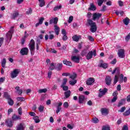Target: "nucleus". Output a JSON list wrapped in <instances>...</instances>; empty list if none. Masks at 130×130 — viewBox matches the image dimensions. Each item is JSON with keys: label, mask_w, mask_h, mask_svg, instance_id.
Returning a JSON list of instances; mask_svg holds the SVG:
<instances>
[{"label": "nucleus", "mask_w": 130, "mask_h": 130, "mask_svg": "<svg viewBox=\"0 0 130 130\" xmlns=\"http://www.w3.org/2000/svg\"><path fill=\"white\" fill-rule=\"evenodd\" d=\"M58 22V18L55 17L54 19H51L49 21V24L50 25H51V24H54V31L56 34V35H59V32L60 31V28L58 27L56 24H57V22Z\"/></svg>", "instance_id": "nucleus-1"}, {"label": "nucleus", "mask_w": 130, "mask_h": 130, "mask_svg": "<svg viewBox=\"0 0 130 130\" xmlns=\"http://www.w3.org/2000/svg\"><path fill=\"white\" fill-rule=\"evenodd\" d=\"M88 24L89 25L90 27V31L92 33H95L97 31V25H96V22H93V20L91 19H88L87 20Z\"/></svg>", "instance_id": "nucleus-2"}, {"label": "nucleus", "mask_w": 130, "mask_h": 130, "mask_svg": "<svg viewBox=\"0 0 130 130\" xmlns=\"http://www.w3.org/2000/svg\"><path fill=\"white\" fill-rule=\"evenodd\" d=\"M93 56H96L97 55V52L95 49L93 50V51H89L86 55V59L89 60L90 59H92Z\"/></svg>", "instance_id": "nucleus-3"}, {"label": "nucleus", "mask_w": 130, "mask_h": 130, "mask_svg": "<svg viewBox=\"0 0 130 130\" xmlns=\"http://www.w3.org/2000/svg\"><path fill=\"white\" fill-rule=\"evenodd\" d=\"M15 27L12 26L10 28V30L6 34V37L7 40H11L12 37H13V33H14V29Z\"/></svg>", "instance_id": "nucleus-4"}, {"label": "nucleus", "mask_w": 130, "mask_h": 130, "mask_svg": "<svg viewBox=\"0 0 130 130\" xmlns=\"http://www.w3.org/2000/svg\"><path fill=\"white\" fill-rule=\"evenodd\" d=\"M20 72L21 71L20 69H14L13 72L11 73L12 79H14L18 77V75H19Z\"/></svg>", "instance_id": "nucleus-5"}, {"label": "nucleus", "mask_w": 130, "mask_h": 130, "mask_svg": "<svg viewBox=\"0 0 130 130\" xmlns=\"http://www.w3.org/2000/svg\"><path fill=\"white\" fill-rule=\"evenodd\" d=\"M117 54L119 57L123 58L125 56V55H124V50L123 49H120L118 50Z\"/></svg>", "instance_id": "nucleus-6"}, {"label": "nucleus", "mask_w": 130, "mask_h": 130, "mask_svg": "<svg viewBox=\"0 0 130 130\" xmlns=\"http://www.w3.org/2000/svg\"><path fill=\"white\" fill-rule=\"evenodd\" d=\"M99 91L100 93L99 94V97L101 98L102 97V96H103L105 94L107 93L108 89L107 88H104L103 90L102 89H100Z\"/></svg>", "instance_id": "nucleus-7"}, {"label": "nucleus", "mask_w": 130, "mask_h": 130, "mask_svg": "<svg viewBox=\"0 0 130 130\" xmlns=\"http://www.w3.org/2000/svg\"><path fill=\"white\" fill-rule=\"evenodd\" d=\"M102 16V14L101 13H93L92 15L93 21H95V20L99 19Z\"/></svg>", "instance_id": "nucleus-8"}, {"label": "nucleus", "mask_w": 130, "mask_h": 130, "mask_svg": "<svg viewBox=\"0 0 130 130\" xmlns=\"http://www.w3.org/2000/svg\"><path fill=\"white\" fill-rule=\"evenodd\" d=\"M29 51V49H27V48L25 47L23 48L20 51V54L21 55H27L28 54V52Z\"/></svg>", "instance_id": "nucleus-9"}, {"label": "nucleus", "mask_w": 130, "mask_h": 130, "mask_svg": "<svg viewBox=\"0 0 130 130\" xmlns=\"http://www.w3.org/2000/svg\"><path fill=\"white\" fill-rule=\"evenodd\" d=\"M94 82H95V79L93 78L90 77L87 80L86 84L87 86H91V85H93Z\"/></svg>", "instance_id": "nucleus-10"}, {"label": "nucleus", "mask_w": 130, "mask_h": 130, "mask_svg": "<svg viewBox=\"0 0 130 130\" xmlns=\"http://www.w3.org/2000/svg\"><path fill=\"white\" fill-rule=\"evenodd\" d=\"M100 62L101 63L98 65V67L100 68H102L103 69H105L108 68V64L107 63H102L103 62V60H101Z\"/></svg>", "instance_id": "nucleus-11"}, {"label": "nucleus", "mask_w": 130, "mask_h": 130, "mask_svg": "<svg viewBox=\"0 0 130 130\" xmlns=\"http://www.w3.org/2000/svg\"><path fill=\"white\" fill-rule=\"evenodd\" d=\"M25 127H26L25 124L24 123H20L16 127V130H24Z\"/></svg>", "instance_id": "nucleus-12"}, {"label": "nucleus", "mask_w": 130, "mask_h": 130, "mask_svg": "<svg viewBox=\"0 0 130 130\" xmlns=\"http://www.w3.org/2000/svg\"><path fill=\"white\" fill-rule=\"evenodd\" d=\"M111 81H112V79L110 76H107L105 78V82L107 86H110L111 85Z\"/></svg>", "instance_id": "nucleus-13"}, {"label": "nucleus", "mask_w": 130, "mask_h": 130, "mask_svg": "<svg viewBox=\"0 0 130 130\" xmlns=\"http://www.w3.org/2000/svg\"><path fill=\"white\" fill-rule=\"evenodd\" d=\"M30 42L31 43V44H29V49L30 50H31V51H33V50H34V49H35V41H34V40L31 39L30 40Z\"/></svg>", "instance_id": "nucleus-14"}, {"label": "nucleus", "mask_w": 130, "mask_h": 130, "mask_svg": "<svg viewBox=\"0 0 130 130\" xmlns=\"http://www.w3.org/2000/svg\"><path fill=\"white\" fill-rule=\"evenodd\" d=\"M71 60L74 61V62H76V63H79L80 62V57L77 56H72Z\"/></svg>", "instance_id": "nucleus-15"}, {"label": "nucleus", "mask_w": 130, "mask_h": 130, "mask_svg": "<svg viewBox=\"0 0 130 130\" xmlns=\"http://www.w3.org/2000/svg\"><path fill=\"white\" fill-rule=\"evenodd\" d=\"M18 16H19V11H15L14 12L11 14L12 20H16V18H17Z\"/></svg>", "instance_id": "nucleus-16"}, {"label": "nucleus", "mask_w": 130, "mask_h": 130, "mask_svg": "<svg viewBox=\"0 0 130 130\" xmlns=\"http://www.w3.org/2000/svg\"><path fill=\"white\" fill-rule=\"evenodd\" d=\"M5 124L8 127H12L13 126V121L10 119H7L5 121Z\"/></svg>", "instance_id": "nucleus-17"}, {"label": "nucleus", "mask_w": 130, "mask_h": 130, "mask_svg": "<svg viewBox=\"0 0 130 130\" xmlns=\"http://www.w3.org/2000/svg\"><path fill=\"white\" fill-rule=\"evenodd\" d=\"M62 69V63H58L56 67H55V70L56 71H61Z\"/></svg>", "instance_id": "nucleus-18"}, {"label": "nucleus", "mask_w": 130, "mask_h": 130, "mask_svg": "<svg viewBox=\"0 0 130 130\" xmlns=\"http://www.w3.org/2000/svg\"><path fill=\"white\" fill-rule=\"evenodd\" d=\"M79 104H82L84 103V101L85 100V96L83 95H80L79 96Z\"/></svg>", "instance_id": "nucleus-19"}, {"label": "nucleus", "mask_w": 130, "mask_h": 130, "mask_svg": "<svg viewBox=\"0 0 130 130\" xmlns=\"http://www.w3.org/2000/svg\"><path fill=\"white\" fill-rule=\"evenodd\" d=\"M12 120L16 121V120H20L21 119V116H18L16 115V114H14L12 116Z\"/></svg>", "instance_id": "nucleus-20"}, {"label": "nucleus", "mask_w": 130, "mask_h": 130, "mask_svg": "<svg viewBox=\"0 0 130 130\" xmlns=\"http://www.w3.org/2000/svg\"><path fill=\"white\" fill-rule=\"evenodd\" d=\"M81 36H77L76 35L72 37V39L73 41L78 42L80 40V39L81 38Z\"/></svg>", "instance_id": "nucleus-21"}, {"label": "nucleus", "mask_w": 130, "mask_h": 130, "mask_svg": "<svg viewBox=\"0 0 130 130\" xmlns=\"http://www.w3.org/2000/svg\"><path fill=\"white\" fill-rule=\"evenodd\" d=\"M96 9H97V8L96 7V6H95V5H94V4L91 3L90 4V7L88 8V10L96 11Z\"/></svg>", "instance_id": "nucleus-22"}, {"label": "nucleus", "mask_w": 130, "mask_h": 130, "mask_svg": "<svg viewBox=\"0 0 130 130\" xmlns=\"http://www.w3.org/2000/svg\"><path fill=\"white\" fill-rule=\"evenodd\" d=\"M63 64H66V66H68V67H72L73 66V63L71 61H68L67 60H63Z\"/></svg>", "instance_id": "nucleus-23"}, {"label": "nucleus", "mask_w": 130, "mask_h": 130, "mask_svg": "<svg viewBox=\"0 0 130 130\" xmlns=\"http://www.w3.org/2000/svg\"><path fill=\"white\" fill-rule=\"evenodd\" d=\"M123 23L126 25L127 26L129 24V18L128 17H126L123 20Z\"/></svg>", "instance_id": "nucleus-24"}, {"label": "nucleus", "mask_w": 130, "mask_h": 130, "mask_svg": "<svg viewBox=\"0 0 130 130\" xmlns=\"http://www.w3.org/2000/svg\"><path fill=\"white\" fill-rule=\"evenodd\" d=\"M126 100L125 99H123L121 100V101L119 102L117 107H120V106H122L123 104H124V102H125V101Z\"/></svg>", "instance_id": "nucleus-25"}, {"label": "nucleus", "mask_w": 130, "mask_h": 130, "mask_svg": "<svg viewBox=\"0 0 130 130\" xmlns=\"http://www.w3.org/2000/svg\"><path fill=\"white\" fill-rule=\"evenodd\" d=\"M71 90H68L64 92V95L65 96V98L68 99L69 97L71 96Z\"/></svg>", "instance_id": "nucleus-26"}, {"label": "nucleus", "mask_w": 130, "mask_h": 130, "mask_svg": "<svg viewBox=\"0 0 130 130\" xmlns=\"http://www.w3.org/2000/svg\"><path fill=\"white\" fill-rule=\"evenodd\" d=\"M40 3L39 6L41 8H42L45 6V1L44 0H38Z\"/></svg>", "instance_id": "nucleus-27"}, {"label": "nucleus", "mask_w": 130, "mask_h": 130, "mask_svg": "<svg viewBox=\"0 0 130 130\" xmlns=\"http://www.w3.org/2000/svg\"><path fill=\"white\" fill-rule=\"evenodd\" d=\"M87 53H88V49L86 48L81 52V55L82 56H85V55H87Z\"/></svg>", "instance_id": "nucleus-28"}, {"label": "nucleus", "mask_w": 130, "mask_h": 130, "mask_svg": "<svg viewBox=\"0 0 130 130\" xmlns=\"http://www.w3.org/2000/svg\"><path fill=\"white\" fill-rule=\"evenodd\" d=\"M6 63H7V60L6 59V58H4L2 61V65H1L2 68H3L4 69L6 68Z\"/></svg>", "instance_id": "nucleus-29"}, {"label": "nucleus", "mask_w": 130, "mask_h": 130, "mask_svg": "<svg viewBox=\"0 0 130 130\" xmlns=\"http://www.w3.org/2000/svg\"><path fill=\"white\" fill-rule=\"evenodd\" d=\"M33 119L35 120L36 123H39L40 122V119H39V117L36 116L33 117Z\"/></svg>", "instance_id": "nucleus-30"}, {"label": "nucleus", "mask_w": 130, "mask_h": 130, "mask_svg": "<svg viewBox=\"0 0 130 130\" xmlns=\"http://www.w3.org/2000/svg\"><path fill=\"white\" fill-rule=\"evenodd\" d=\"M101 112L102 114H108V110L106 108H102Z\"/></svg>", "instance_id": "nucleus-31"}, {"label": "nucleus", "mask_w": 130, "mask_h": 130, "mask_svg": "<svg viewBox=\"0 0 130 130\" xmlns=\"http://www.w3.org/2000/svg\"><path fill=\"white\" fill-rule=\"evenodd\" d=\"M129 114H130V108H129L128 110H127V111H126L123 113V116H128Z\"/></svg>", "instance_id": "nucleus-32"}, {"label": "nucleus", "mask_w": 130, "mask_h": 130, "mask_svg": "<svg viewBox=\"0 0 130 130\" xmlns=\"http://www.w3.org/2000/svg\"><path fill=\"white\" fill-rule=\"evenodd\" d=\"M38 93H46L47 92V89L46 88H44V89H39L38 91Z\"/></svg>", "instance_id": "nucleus-33"}, {"label": "nucleus", "mask_w": 130, "mask_h": 130, "mask_svg": "<svg viewBox=\"0 0 130 130\" xmlns=\"http://www.w3.org/2000/svg\"><path fill=\"white\" fill-rule=\"evenodd\" d=\"M4 97L7 100H9V99H11V96L10 95V94H9V93H8V92L4 93Z\"/></svg>", "instance_id": "nucleus-34"}, {"label": "nucleus", "mask_w": 130, "mask_h": 130, "mask_svg": "<svg viewBox=\"0 0 130 130\" xmlns=\"http://www.w3.org/2000/svg\"><path fill=\"white\" fill-rule=\"evenodd\" d=\"M74 81H70L69 84L70 85H71V86H75L76 84H77V80H73Z\"/></svg>", "instance_id": "nucleus-35"}, {"label": "nucleus", "mask_w": 130, "mask_h": 130, "mask_svg": "<svg viewBox=\"0 0 130 130\" xmlns=\"http://www.w3.org/2000/svg\"><path fill=\"white\" fill-rule=\"evenodd\" d=\"M70 78L72 80H75V79L77 78V74L73 73V75H70Z\"/></svg>", "instance_id": "nucleus-36"}, {"label": "nucleus", "mask_w": 130, "mask_h": 130, "mask_svg": "<svg viewBox=\"0 0 130 130\" xmlns=\"http://www.w3.org/2000/svg\"><path fill=\"white\" fill-rule=\"evenodd\" d=\"M116 72L117 73H119V68H118V67H116L114 69V70L112 72V74L114 75Z\"/></svg>", "instance_id": "nucleus-37"}, {"label": "nucleus", "mask_w": 130, "mask_h": 130, "mask_svg": "<svg viewBox=\"0 0 130 130\" xmlns=\"http://www.w3.org/2000/svg\"><path fill=\"white\" fill-rule=\"evenodd\" d=\"M61 8H62V6H61V5H59V6H57L54 8L53 11H54V12H56L57 10H60V9H61Z\"/></svg>", "instance_id": "nucleus-38"}, {"label": "nucleus", "mask_w": 130, "mask_h": 130, "mask_svg": "<svg viewBox=\"0 0 130 130\" xmlns=\"http://www.w3.org/2000/svg\"><path fill=\"white\" fill-rule=\"evenodd\" d=\"M51 71H53V70H55V67L54 66V63L52 62L50 64V66L49 68Z\"/></svg>", "instance_id": "nucleus-39"}, {"label": "nucleus", "mask_w": 130, "mask_h": 130, "mask_svg": "<svg viewBox=\"0 0 130 130\" xmlns=\"http://www.w3.org/2000/svg\"><path fill=\"white\" fill-rule=\"evenodd\" d=\"M92 121L93 123H98L99 122V119L98 118H93L92 119Z\"/></svg>", "instance_id": "nucleus-40"}, {"label": "nucleus", "mask_w": 130, "mask_h": 130, "mask_svg": "<svg viewBox=\"0 0 130 130\" xmlns=\"http://www.w3.org/2000/svg\"><path fill=\"white\" fill-rule=\"evenodd\" d=\"M8 103L10 106H13L14 105V100H12V99H9L8 100Z\"/></svg>", "instance_id": "nucleus-41"}, {"label": "nucleus", "mask_w": 130, "mask_h": 130, "mask_svg": "<svg viewBox=\"0 0 130 130\" xmlns=\"http://www.w3.org/2000/svg\"><path fill=\"white\" fill-rule=\"evenodd\" d=\"M32 13H33V10H32V8H29V10H28L26 12V15H31V14H32Z\"/></svg>", "instance_id": "nucleus-42"}, {"label": "nucleus", "mask_w": 130, "mask_h": 130, "mask_svg": "<svg viewBox=\"0 0 130 130\" xmlns=\"http://www.w3.org/2000/svg\"><path fill=\"white\" fill-rule=\"evenodd\" d=\"M103 3H104V0H99L98 1V6H99V7H101Z\"/></svg>", "instance_id": "nucleus-43"}, {"label": "nucleus", "mask_w": 130, "mask_h": 130, "mask_svg": "<svg viewBox=\"0 0 130 130\" xmlns=\"http://www.w3.org/2000/svg\"><path fill=\"white\" fill-rule=\"evenodd\" d=\"M67 82H68V79L64 78L63 79V82H62V84L61 85V86H66V85H67Z\"/></svg>", "instance_id": "nucleus-44"}, {"label": "nucleus", "mask_w": 130, "mask_h": 130, "mask_svg": "<svg viewBox=\"0 0 130 130\" xmlns=\"http://www.w3.org/2000/svg\"><path fill=\"white\" fill-rule=\"evenodd\" d=\"M61 88L63 89V91H68V90H69V87L68 86H61Z\"/></svg>", "instance_id": "nucleus-45"}, {"label": "nucleus", "mask_w": 130, "mask_h": 130, "mask_svg": "<svg viewBox=\"0 0 130 130\" xmlns=\"http://www.w3.org/2000/svg\"><path fill=\"white\" fill-rule=\"evenodd\" d=\"M117 95H115V96H114L113 98V99L111 100V103H114V102H115L116 101V100H117Z\"/></svg>", "instance_id": "nucleus-46"}, {"label": "nucleus", "mask_w": 130, "mask_h": 130, "mask_svg": "<svg viewBox=\"0 0 130 130\" xmlns=\"http://www.w3.org/2000/svg\"><path fill=\"white\" fill-rule=\"evenodd\" d=\"M118 82V76L115 75L114 79V84H116Z\"/></svg>", "instance_id": "nucleus-47"}, {"label": "nucleus", "mask_w": 130, "mask_h": 130, "mask_svg": "<svg viewBox=\"0 0 130 130\" xmlns=\"http://www.w3.org/2000/svg\"><path fill=\"white\" fill-rule=\"evenodd\" d=\"M17 111L18 112V114L19 115H22V113L23 112V111L22 110V108L20 107L18 109Z\"/></svg>", "instance_id": "nucleus-48"}, {"label": "nucleus", "mask_w": 130, "mask_h": 130, "mask_svg": "<svg viewBox=\"0 0 130 130\" xmlns=\"http://www.w3.org/2000/svg\"><path fill=\"white\" fill-rule=\"evenodd\" d=\"M73 20L74 17L73 16H70L68 20V23H69V24L71 23V22H73Z\"/></svg>", "instance_id": "nucleus-49"}, {"label": "nucleus", "mask_w": 130, "mask_h": 130, "mask_svg": "<svg viewBox=\"0 0 130 130\" xmlns=\"http://www.w3.org/2000/svg\"><path fill=\"white\" fill-rule=\"evenodd\" d=\"M44 21V17H41L39 20V23L40 24V25H42L43 21Z\"/></svg>", "instance_id": "nucleus-50"}, {"label": "nucleus", "mask_w": 130, "mask_h": 130, "mask_svg": "<svg viewBox=\"0 0 130 130\" xmlns=\"http://www.w3.org/2000/svg\"><path fill=\"white\" fill-rule=\"evenodd\" d=\"M39 110L40 112H43V111H44V107L40 106L39 107Z\"/></svg>", "instance_id": "nucleus-51"}, {"label": "nucleus", "mask_w": 130, "mask_h": 130, "mask_svg": "<svg viewBox=\"0 0 130 130\" xmlns=\"http://www.w3.org/2000/svg\"><path fill=\"white\" fill-rule=\"evenodd\" d=\"M102 130H110V127L107 126H103Z\"/></svg>", "instance_id": "nucleus-52"}, {"label": "nucleus", "mask_w": 130, "mask_h": 130, "mask_svg": "<svg viewBox=\"0 0 130 130\" xmlns=\"http://www.w3.org/2000/svg\"><path fill=\"white\" fill-rule=\"evenodd\" d=\"M5 40V38H0V47L3 45L4 43V41Z\"/></svg>", "instance_id": "nucleus-53"}, {"label": "nucleus", "mask_w": 130, "mask_h": 130, "mask_svg": "<svg viewBox=\"0 0 130 130\" xmlns=\"http://www.w3.org/2000/svg\"><path fill=\"white\" fill-rule=\"evenodd\" d=\"M126 108L125 107H122L120 110H119L118 111V112H124V111L125 110Z\"/></svg>", "instance_id": "nucleus-54"}, {"label": "nucleus", "mask_w": 130, "mask_h": 130, "mask_svg": "<svg viewBox=\"0 0 130 130\" xmlns=\"http://www.w3.org/2000/svg\"><path fill=\"white\" fill-rule=\"evenodd\" d=\"M126 41L128 42L129 41L130 39V33H129L126 37L125 38Z\"/></svg>", "instance_id": "nucleus-55"}, {"label": "nucleus", "mask_w": 130, "mask_h": 130, "mask_svg": "<svg viewBox=\"0 0 130 130\" xmlns=\"http://www.w3.org/2000/svg\"><path fill=\"white\" fill-rule=\"evenodd\" d=\"M88 40L91 41V42H94V38L92 36H88Z\"/></svg>", "instance_id": "nucleus-56"}, {"label": "nucleus", "mask_w": 130, "mask_h": 130, "mask_svg": "<svg viewBox=\"0 0 130 130\" xmlns=\"http://www.w3.org/2000/svg\"><path fill=\"white\" fill-rule=\"evenodd\" d=\"M83 43L81 42V43H80L78 44V49H82V47H83Z\"/></svg>", "instance_id": "nucleus-57"}, {"label": "nucleus", "mask_w": 130, "mask_h": 130, "mask_svg": "<svg viewBox=\"0 0 130 130\" xmlns=\"http://www.w3.org/2000/svg\"><path fill=\"white\" fill-rule=\"evenodd\" d=\"M63 106L64 107V108H68V107H69V103L67 102H64L63 104Z\"/></svg>", "instance_id": "nucleus-58"}, {"label": "nucleus", "mask_w": 130, "mask_h": 130, "mask_svg": "<svg viewBox=\"0 0 130 130\" xmlns=\"http://www.w3.org/2000/svg\"><path fill=\"white\" fill-rule=\"evenodd\" d=\"M62 40L63 41H67V40H68V36H67V35H64L63 36Z\"/></svg>", "instance_id": "nucleus-59"}, {"label": "nucleus", "mask_w": 130, "mask_h": 130, "mask_svg": "<svg viewBox=\"0 0 130 130\" xmlns=\"http://www.w3.org/2000/svg\"><path fill=\"white\" fill-rule=\"evenodd\" d=\"M122 130H128V127L126 125H124L123 126Z\"/></svg>", "instance_id": "nucleus-60"}, {"label": "nucleus", "mask_w": 130, "mask_h": 130, "mask_svg": "<svg viewBox=\"0 0 130 130\" xmlns=\"http://www.w3.org/2000/svg\"><path fill=\"white\" fill-rule=\"evenodd\" d=\"M105 11H106V6H104L101 9V12H105Z\"/></svg>", "instance_id": "nucleus-61"}, {"label": "nucleus", "mask_w": 130, "mask_h": 130, "mask_svg": "<svg viewBox=\"0 0 130 130\" xmlns=\"http://www.w3.org/2000/svg\"><path fill=\"white\" fill-rule=\"evenodd\" d=\"M17 100H18V101L22 102V101H24V98H22V97H18L17 98Z\"/></svg>", "instance_id": "nucleus-62"}, {"label": "nucleus", "mask_w": 130, "mask_h": 130, "mask_svg": "<svg viewBox=\"0 0 130 130\" xmlns=\"http://www.w3.org/2000/svg\"><path fill=\"white\" fill-rule=\"evenodd\" d=\"M61 34H62V35H67V31L64 28L61 30Z\"/></svg>", "instance_id": "nucleus-63"}, {"label": "nucleus", "mask_w": 130, "mask_h": 130, "mask_svg": "<svg viewBox=\"0 0 130 130\" xmlns=\"http://www.w3.org/2000/svg\"><path fill=\"white\" fill-rule=\"evenodd\" d=\"M5 80H6V77L0 78V83H4Z\"/></svg>", "instance_id": "nucleus-64"}]
</instances>
